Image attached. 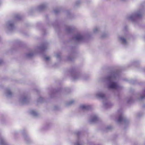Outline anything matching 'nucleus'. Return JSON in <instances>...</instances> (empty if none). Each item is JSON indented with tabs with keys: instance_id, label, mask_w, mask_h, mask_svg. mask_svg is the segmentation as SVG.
I'll return each mask as SVG.
<instances>
[{
	"instance_id": "nucleus-18",
	"label": "nucleus",
	"mask_w": 145,
	"mask_h": 145,
	"mask_svg": "<svg viewBox=\"0 0 145 145\" xmlns=\"http://www.w3.org/2000/svg\"><path fill=\"white\" fill-rule=\"evenodd\" d=\"M76 145H80L78 143H77L76 144Z\"/></svg>"
},
{
	"instance_id": "nucleus-15",
	"label": "nucleus",
	"mask_w": 145,
	"mask_h": 145,
	"mask_svg": "<svg viewBox=\"0 0 145 145\" xmlns=\"http://www.w3.org/2000/svg\"><path fill=\"white\" fill-rule=\"evenodd\" d=\"M104 96V94H102V95H100V96L101 97H103Z\"/></svg>"
},
{
	"instance_id": "nucleus-20",
	"label": "nucleus",
	"mask_w": 145,
	"mask_h": 145,
	"mask_svg": "<svg viewBox=\"0 0 145 145\" xmlns=\"http://www.w3.org/2000/svg\"><path fill=\"white\" fill-rule=\"evenodd\" d=\"M112 78V77H110V79H111Z\"/></svg>"
},
{
	"instance_id": "nucleus-11",
	"label": "nucleus",
	"mask_w": 145,
	"mask_h": 145,
	"mask_svg": "<svg viewBox=\"0 0 145 145\" xmlns=\"http://www.w3.org/2000/svg\"><path fill=\"white\" fill-rule=\"evenodd\" d=\"M121 40L123 43H126V40L125 38L121 37Z\"/></svg>"
},
{
	"instance_id": "nucleus-8",
	"label": "nucleus",
	"mask_w": 145,
	"mask_h": 145,
	"mask_svg": "<svg viewBox=\"0 0 145 145\" xmlns=\"http://www.w3.org/2000/svg\"><path fill=\"white\" fill-rule=\"evenodd\" d=\"M30 114L33 116H35L36 115V112L35 110H32L30 112Z\"/></svg>"
},
{
	"instance_id": "nucleus-7",
	"label": "nucleus",
	"mask_w": 145,
	"mask_h": 145,
	"mask_svg": "<svg viewBox=\"0 0 145 145\" xmlns=\"http://www.w3.org/2000/svg\"><path fill=\"white\" fill-rule=\"evenodd\" d=\"M83 37L82 35L79 34L77 35L76 37V39L77 40H80L83 39Z\"/></svg>"
},
{
	"instance_id": "nucleus-5",
	"label": "nucleus",
	"mask_w": 145,
	"mask_h": 145,
	"mask_svg": "<svg viewBox=\"0 0 145 145\" xmlns=\"http://www.w3.org/2000/svg\"><path fill=\"white\" fill-rule=\"evenodd\" d=\"M0 145H8L3 137L0 135Z\"/></svg>"
},
{
	"instance_id": "nucleus-6",
	"label": "nucleus",
	"mask_w": 145,
	"mask_h": 145,
	"mask_svg": "<svg viewBox=\"0 0 145 145\" xmlns=\"http://www.w3.org/2000/svg\"><path fill=\"white\" fill-rule=\"evenodd\" d=\"M118 86L117 84L115 82H111L109 86V88L112 89H116L117 88Z\"/></svg>"
},
{
	"instance_id": "nucleus-14",
	"label": "nucleus",
	"mask_w": 145,
	"mask_h": 145,
	"mask_svg": "<svg viewBox=\"0 0 145 145\" xmlns=\"http://www.w3.org/2000/svg\"><path fill=\"white\" fill-rule=\"evenodd\" d=\"M22 133H23V134H24V133H26V132L25 131V132H24V131H23V132H22ZM24 135V137H25V136H27V135Z\"/></svg>"
},
{
	"instance_id": "nucleus-17",
	"label": "nucleus",
	"mask_w": 145,
	"mask_h": 145,
	"mask_svg": "<svg viewBox=\"0 0 145 145\" xmlns=\"http://www.w3.org/2000/svg\"><path fill=\"white\" fill-rule=\"evenodd\" d=\"M3 62V61L1 60H0V65Z\"/></svg>"
},
{
	"instance_id": "nucleus-16",
	"label": "nucleus",
	"mask_w": 145,
	"mask_h": 145,
	"mask_svg": "<svg viewBox=\"0 0 145 145\" xmlns=\"http://www.w3.org/2000/svg\"><path fill=\"white\" fill-rule=\"evenodd\" d=\"M145 98V95H144V96H141V99H142L144 98Z\"/></svg>"
},
{
	"instance_id": "nucleus-3",
	"label": "nucleus",
	"mask_w": 145,
	"mask_h": 145,
	"mask_svg": "<svg viewBox=\"0 0 145 145\" xmlns=\"http://www.w3.org/2000/svg\"><path fill=\"white\" fill-rule=\"evenodd\" d=\"M36 53L35 50H31L25 54V57L29 59L32 58Z\"/></svg>"
},
{
	"instance_id": "nucleus-1",
	"label": "nucleus",
	"mask_w": 145,
	"mask_h": 145,
	"mask_svg": "<svg viewBox=\"0 0 145 145\" xmlns=\"http://www.w3.org/2000/svg\"><path fill=\"white\" fill-rule=\"evenodd\" d=\"M15 20H10L7 21L6 23V26L8 29L12 31L15 28V22L16 20H20L21 18L20 16L18 14H16L14 16Z\"/></svg>"
},
{
	"instance_id": "nucleus-13",
	"label": "nucleus",
	"mask_w": 145,
	"mask_h": 145,
	"mask_svg": "<svg viewBox=\"0 0 145 145\" xmlns=\"http://www.w3.org/2000/svg\"><path fill=\"white\" fill-rule=\"evenodd\" d=\"M50 57L48 56H46L45 57V59L46 60H49L50 59Z\"/></svg>"
},
{
	"instance_id": "nucleus-4",
	"label": "nucleus",
	"mask_w": 145,
	"mask_h": 145,
	"mask_svg": "<svg viewBox=\"0 0 145 145\" xmlns=\"http://www.w3.org/2000/svg\"><path fill=\"white\" fill-rule=\"evenodd\" d=\"M5 95L8 97H10L12 95V93L9 88H7L5 92Z\"/></svg>"
},
{
	"instance_id": "nucleus-12",
	"label": "nucleus",
	"mask_w": 145,
	"mask_h": 145,
	"mask_svg": "<svg viewBox=\"0 0 145 145\" xmlns=\"http://www.w3.org/2000/svg\"><path fill=\"white\" fill-rule=\"evenodd\" d=\"M97 118L96 116H94L93 117L92 120V121H94L97 120Z\"/></svg>"
},
{
	"instance_id": "nucleus-19",
	"label": "nucleus",
	"mask_w": 145,
	"mask_h": 145,
	"mask_svg": "<svg viewBox=\"0 0 145 145\" xmlns=\"http://www.w3.org/2000/svg\"><path fill=\"white\" fill-rule=\"evenodd\" d=\"M73 101L69 103V104L71 103H73Z\"/></svg>"
},
{
	"instance_id": "nucleus-10",
	"label": "nucleus",
	"mask_w": 145,
	"mask_h": 145,
	"mask_svg": "<svg viewBox=\"0 0 145 145\" xmlns=\"http://www.w3.org/2000/svg\"><path fill=\"white\" fill-rule=\"evenodd\" d=\"M123 120V118L121 116H120L119 117V118L118 120V122H120Z\"/></svg>"
},
{
	"instance_id": "nucleus-2",
	"label": "nucleus",
	"mask_w": 145,
	"mask_h": 145,
	"mask_svg": "<svg viewBox=\"0 0 145 145\" xmlns=\"http://www.w3.org/2000/svg\"><path fill=\"white\" fill-rule=\"evenodd\" d=\"M18 101L20 103L25 105L28 104L30 100L26 95L23 94L20 96Z\"/></svg>"
},
{
	"instance_id": "nucleus-9",
	"label": "nucleus",
	"mask_w": 145,
	"mask_h": 145,
	"mask_svg": "<svg viewBox=\"0 0 145 145\" xmlns=\"http://www.w3.org/2000/svg\"><path fill=\"white\" fill-rule=\"evenodd\" d=\"M89 107V106L84 105L81 106V108L83 109H87Z\"/></svg>"
}]
</instances>
